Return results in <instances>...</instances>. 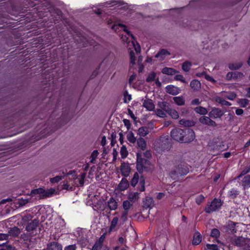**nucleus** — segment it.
I'll list each match as a JSON object with an SVG mask.
<instances>
[{"instance_id": "2", "label": "nucleus", "mask_w": 250, "mask_h": 250, "mask_svg": "<svg viewBox=\"0 0 250 250\" xmlns=\"http://www.w3.org/2000/svg\"><path fill=\"white\" fill-rule=\"evenodd\" d=\"M221 206L222 203L221 200L214 199L212 201L207 205L205 208V211L207 213H211L220 208Z\"/></svg>"}, {"instance_id": "15", "label": "nucleus", "mask_w": 250, "mask_h": 250, "mask_svg": "<svg viewBox=\"0 0 250 250\" xmlns=\"http://www.w3.org/2000/svg\"><path fill=\"white\" fill-rule=\"evenodd\" d=\"M223 114L222 111L219 108H214L211 110L209 113L210 117L212 118H217L220 116H221Z\"/></svg>"}, {"instance_id": "3", "label": "nucleus", "mask_w": 250, "mask_h": 250, "mask_svg": "<svg viewBox=\"0 0 250 250\" xmlns=\"http://www.w3.org/2000/svg\"><path fill=\"white\" fill-rule=\"evenodd\" d=\"M170 134L173 139L182 143L183 135H184V131L180 128H175L171 130Z\"/></svg>"}, {"instance_id": "39", "label": "nucleus", "mask_w": 250, "mask_h": 250, "mask_svg": "<svg viewBox=\"0 0 250 250\" xmlns=\"http://www.w3.org/2000/svg\"><path fill=\"white\" fill-rule=\"evenodd\" d=\"M156 73L154 72H151L148 75L146 79V81L148 83L151 82L152 81H154L156 79Z\"/></svg>"}, {"instance_id": "13", "label": "nucleus", "mask_w": 250, "mask_h": 250, "mask_svg": "<svg viewBox=\"0 0 250 250\" xmlns=\"http://www.w3.org/2000/svg\"><path fill=\"white\" fill-rule=\"evenodd\" d=\"M188 169L187 167L180 166L176 168V170L174 171V174L183 175H186L188 172ZM171 174H173V172H171Z\"/></svg>"}, {"instance_id": "12", "label": "nucleus", "mask_w": 250, "mask_h": 250, "mask_svg": "<svg viewBox=\"0 0 250 250\" xmlns=\"http://www.w3.org/2000/svg\"><path fill=\"white\" fill-rule=\"evenodd\" d=\"M107 206L111 210H114L118 207V202L113 198H110L107 202Z\"/></svg>"}, {"instance_id": "50", "label": "nucleus", "mask_w": 250, "mask_h": 250, "mask_svg": "<svg viewBox=\"0 0 250 250\" xmlns=\"http://www.w3.org/2000/svg\"><path fill=\"white\" fill-rule=\"evenodd\" d=\"M63 178L62 176H56L55 177L52 178L50 179V181L52 183H58Z\"/></svg>"}, {"instance_id": "56", "label": "nucleus", "mask_w": 250, "mask_h": 250, "mask_svg": "<svg viewBox=\"0 0 250 250\" xmlns=\"http://www.w3.org/2000/svg\"><path fill=\"white\" fill-rule=\"evenodd\" d=\"M226 97L229 100H233L236 97V94L234 92H230L228 93Z\"/></svg>"}, {"instance_id": "10", "label": "nucleus", "mask_w": 250, "mask_h": 250, "mask_svg": "<svg viewBox=\"0 0 250 250\" xmlns=\"http://www.w3.org/2000/svg\"><path fill=\"white\" fill-rule=\"evenodd\" d=\"M170 55V53L166 49H162L155 55V57L158 58L159 60L162 61Z\"/></svg>"}, {"instance_id": "43", "label": "nucleus", "mask_w": 250, "mask_h": 250, "mask_svg": "<svg viewBox=\"0 0 250 250\" xmlns=\"http://www.w3.org/2000/svg\"><path fill=\"white\" fill-rule=\"evenodd\" d=\"M132 206V204L128 200L124 201L123 203V207L124 210H127L128 211L129 209Z\"/></svg>"}, {"instance_id": "8", "label": "nucleus", "mask_w": 250, "mask_h": 250, "mask_svg": "<svg viewBox=\"0 0 250 250\" xmlns=\"http://www.w3.org/2000/svg\"><path fill=\"white\" fill-rule=\"evenodd\" d=\"M146 160L142 158V153L141 151H139L137 153V168L138 171H140L143 169V162Z\"/></svg>"}, {"instance_id": "11", "label": "nucleus", "mask_w": 250, "mask_h": 250, "mask_svg": "<svg viewBox=\"0 0 250 250\" xmlns=\"http://www.w3.org/2000/svg\"><path fill=\"white\" fill-rule=\"evenodd\" d=\"M166 89L167 93L173 95L178 94L181 91L179 88L172 85H167Z\"/></svg>"}, {"instance_id": "37", "label": "nucleus", "mask_w": 250, "mask_h": 250, "mask_svg": "<svg viewBox=\"0 0 250 250\" xmlns=\"http://www.w3.org/2000/svg\"><path fill=\"white\" fill-rule=\"evenodd\" d=\"M158 106L159 107V109H162V110H165L167 112L169 108L168 104L165 102H159L158 103Z\"/></svg>"}, {"instance_id": "38", "label": "nucleus", "mask_w": 250, "mask_h": 250, "mask_svg": "<svg viewBox=\"0 0 250 250\" xmlns=\"http://www.w3.org/2000/svg\"><path fill=\"white\" fill-rule=\"evenodd\" d=\"M56 193V189L53 188H50L47 190L44 189V197H50Z\"/></svg>"}, {"instance_id": "17", "label": "nucleus", "mask_w": 250, "mask_h": 250, "mask_svg": "<svg viewBox=\"0 0 250 250\" xmlns=\"http://www.w3.org/2000/svg\"><path fill=\"white\" fill-rule=\"evenodd\" d=\"M149 132L148 127L146 126H142L140 127L137 131V135L140 137H145Z\"/></svg>"}, {"instance_id": "19", "label": "nucleus", "mask_w": 250, "mask_h": 250, "mask_svg": "<svg viewBox=\"0 0 250 250\" xmlns=\"http://www.w3.org/2000/svg\"><path fill=\"white\" fill-rule=\"evenodd\" d=\"M140 193L138 192H131L128 194V199L132 202H135L139 198Z\"/></svg>"}, {"instance_id": "36", "label": "nucleus", "mask_w": 250, "mask_h": 250, "mask_svg": "<svg viewBox=\"0 0 250 250\" xmlns=\"http://www.w3.org/2000/svg\"><path fill=\"white\" fill-rule=\"evenodd\" d=\"M194 111L200 114L206 115L208 113L207 109L202 106H197L194 108Z\"/></svg>"}, {"instance_id": "47", "label": "nucleus", "mask_w": 250, "mask_h": 250, "mask_svg": "<svg viewBox=\"0 0 250 250\" xmlns=\"http://www.w3.org/2000/svg\"><path fill=\"white\" fill-rule=\"evenodd\" d=\"M31 219L32 216L30 214H27L22 217L21 221L22 222V224H24L29 223Z\"/></svg>"}, {"instance_id": "57", "label": "nucleus", "mask_w": 250, "mask_h": 250, "mask_svg": "<svg viewBox=\"0 0 250 250\" xmlns=\"http://www.w3.org/2000/svg\"><path fill=\"white\" fill-rule=\"evenodd\" d=\"M207 248L208 250H218V247L217 245L215 244H207Z\"/></svg>"}, {"instance_id": "48", "label": "nucleus", "mask_w": 250, "mask_h": 250, "mask_svg": "<svg viewBox=\"0 0 250 250\" xmlns=\"http://www.w3.org/2000/svg\"><path fill=\"white\" fill-rule=\"evenodd\" d=\"M29 202V199H23L21 198L18 200V204L19 206H23L26 204H27Z\"/></svg>"}, {"instance_id": "9", "label": "nucleus", "mask_w": 250, "mask_h": 250, "mask_svg": "<svg viewBox=\"0 0 250 250\" xmlns=\"http://www.w3.org/2000/svg\"><path fill=\"white\" fill-rule=\"evenodd\" d=\"M199 122L202 124L208 125L209 126H215L216 125L214 121L211 120L209 117L207 116H202L199 119Z\"/></svg>"}, {"instance_id": "51", "label": "nucleus", "mask_w": 250, "mask_h": 250, "mask_svg": "<svg viewBox=\"0 0 250 250\" xmlns=\"http://www.w3.org/2000/svg\"><path fill=\"white\" fill-rule=\"evenodd\" d=\"M129 55H130L131 63L132 64H134L135 63V61H136L135 53L134 52V51L133 50H131L130 51Z\"/></svg>"}, {"instance_id": "5", "label": "nucleus", "mask_w": 250, "mask_h": 250, "mask_svg": "<svg viewBox=\"0 0 250 250\" xmlns=\"http://www.w3.org/2000/svg\"><path fill=\"white\" fill-rule=\"evenodd\" d=\"M195 138V135L194 131L191 129H188L187 131H184L182 143L191 142L194 140Z\"/></svg>"}, {"instance_id": "59", "label": "nucleus", "mask_w": 250, "mask_h": 250, "mask_svg": "<svg viewBox=\"0 0 250 250\" xmlns=\"http://www.w3.org/2000/svg\"><path fill=\"white\" fill-rule=\"evenodd\" d=\"M62 188L63 189H69V188L70 189H72V187H70V185L69 184H68L67 182H63V185L62 186Z\"/></svg>"}, {"instance_id": "54", "label": "nucleus", "mask_w": 250, "mask_h": 250, "mask_svg": "<svg viewBox=\"0 0 250 250\" xmlns=\"http://www.w3.org/2000/svg\"><path fill=\"white\" fill-rule=\"evenodd\" d=\"M128 213V211L127 210H124L122 213V215L121 217V220L123 222H125L127 220V216Z\"/></svg>"}, {"instance_id": "1", "label": "nucleus", "mask_w": 250, "mask_h": 250, "mask_svg": "<svg viewBox=\"0 0 250 250\" xmlns=\"http://www.w3.org/2000/svg\"><path fill=\"white\" fill-rule=\"evenodd\" d=\"M232 243L238 247H244L245 250H250V239L241 237H234Z\"/></svg>"}, {"instance_id": "55", "label": "nucleus", "mask_w": 250, "mask_h": 250, "mask_svg": "<svg viewBox=\"0 0 250 250\" xmlns=\"http://www.w3.org/2000/svg\"><path fill=\"white\" fill-rule=\"evenodd\" d=\"M131 43L133 45L134 50H135L136 52L137 53H140V51H141L140 46L137 43L135 44V42L134 41H132Z\"/></svg>"}, {"instance_id": "28", "label": "nucleus", "mask_w": 250, "mask_h": 250, "mask_svg": "<svg viewBox=\"0 0 250 250\" xmlns=\"http://www.w3.org/2000/svg\"><path fill=\"white\" fill-rule=\"evenodd\" d=\"M173 100L178 105H183L185 103V99L182 96L174 97Z\"/></svg>"}, {"instance_id": "22", "label": "nucleus", "mask_w": 250, "mask_h": 250, "mask_svg": "<svg viewBox=\"0 0 250 250\" xmlns=\"http://www.w3.org/2000/svg\"><path fill=\"white\" fill-rule=\"evenodd\" d=\"M48 250H62L61 245L57 242H53L48 245Z\"/></svg>"}, {"instance_id": "18", "label": "nucleus", "mask_w": 250, "mask_h": 250, "mask_svg": "<svg viewBox=\"0 0 250 250\" xmlns=\"http://www.w3.org/2000/svg\"><path fill=\"white\" fill-rule=\"evenodd\" d=\"M31 195H39L40 197H44V189L42 188H38L31 190Z\"/></svg>"}, {"instance_id": "21", "label": "nucleus", "mask_w": 250, "mask_h": 250, "mask_svg": "<svg viewBox=\"0 0 250 250\" xmlns=\"http://www.w3.org/2000/svg\"><path fill=\"white\" fill-rule=\"evenodd\" d=\"M20 229L16 227L11 228L8 231V236L10 235L12 237H17L20 233Z\"/></svg>"}, {"instance_id": "44", "label": "nucleus", "mask_w": 250, "mask_h": 250, "mask_svg": "<svg viewBox=\"0 0 250 250\" xmlns=\"http://www.w3.org/2000/svg\"><path fill=\"white\" fill-rule=\"evenodd\" d=\"M139 178V174L137 173H135L131 182V184L132 186L135 187L136 186L138 182Z\"/></svg>"}, {"instance_id": "32", "label": "nucleus", "mask_w": 250, "mask_h": 250, "mask_svg": "<svg viewBox=\"0 0 250 250\" xmlns=\"http://www.w3.org/2000/svg\"><path fill=\"white\" fill-rule=\"evenodd\" d=\"M155 113L158 117L160 118H165L167 117V112L162 110V109L157 108L155 110Z\"/></svg>"}, {"instance_id": "25", "label": "nucleus", "mask_w": 250, "mask_h": 250, "mask_svg": "<svg viewBox=\"0 0 250 250\" xmlns=\"http://www.w3.org/2000/svg\"><path fill=\"white\" fill-rule=\"evenodd\" d=\"M119 218L118 217H114L111 221L109 229V231L110 232L114 230L117 226Z\"/></svg>"}, {"instance_id": "40", "label": "nucleus", "mask_w": 250, "mask_h": 250, "mask_svg": "<svg viewBox=\"0 0 250 250\" xmlns=\"http://www.w3.org/2000/svg\"><path fill=\"white\" fill-rule=\"evenodd\" d=\"M120 154L123 159L126 158L128 155V151L125 146H123L120 150Z\"/></svg>"}, {"instance_id": "14", "label": "nucleus", "mask_w": 250, "mask_h": 250, "mask_svg": "<svg viewBox=\"0 0 250 250\" xmlns=\"http://www.w3.org/2000/svg\"><path fill=\"white\" fill-rule=\"evenodd\" d=\"M129 187V183L127 180L124 178L122 179L120 183L118 186V188L120 191H124L126 189Z\"/></svg>"}, {"instance_id": "33", "label": "nucleus", "mask_w": 250, "mask_h": 250, "mask_svg": "<svg viewBox=\"0 0 250 250\" xmlns=\"http://www.w3.org/2000/svg\"><path fill=\"white\" fill-rule=\"evenodd\" d=\"M167 113L172 118L174 119H177L179 116L178 112L174 109L169 108L167 111Z\"/></svg>"}, {"instance_id": "16", "label": "nucleus", "mask_w": 250, "mask_h": 250, "mask_svg": "<svg viewBox=\"0 0 250 250\" xmlns=\"http://www.w3.org/2000/svg\"><path fill=\"white\" fill-rule=\"evenodd\" d=\"M137 147L142 150H145L146 147V141L142 137L138 138L137 140Z\"/></svg>"}, {"instance_id": "26", "label": "nucleus", "mask_w": 250, "mask_h": 250, "mask_svg": "<svg viewBox=\"0 0 250 250\" xmlns=\"http://www.w3.org/2000/svg\"><path fill=\"white\" fill-rule=\"evenodd\" d=\"M117 27H120L123 29V30L125 32L127 35L130 36L132 39L133 38V36L130 33V32L126 29V27L122 24H118V25H114L112 26V28L113 29L116 30Z\"/></svg>"}, {"instance_id": "31", "label": "nucleus", "mask_w": 250, "mask_h": 250, "mask_svg": "<svg viewBox=\"0 0 250 250\" xmlns=\"http://www.w3.org/2000/svg\"><path fill=\"white\" fill-rule=\"evenodd\" d=\"M202 240V236L201 234L197 232L196 233L193 237V241H192V244L193 245H198L200 243Z\"/></svg>"}, {"instance_id": "4", "label": "nucleus", "mask_w": 250, "mask_h": 250, "mask_svg": "<svg viewBox=\"0 0 250 250\" xmlns=\"http://www.w3.org/2000/svg\"><path fill=\"white\" fill-rule=\"evenodd\" d=\"M38 225L39 221L37 219H34L27 223L25 229L29 235L33 236L35 235L34 231H36Z\"/></svg>"}, {"instance_id": "60", "label": "nucleus", "mask_w": 250, "mask_h": 250, "mask_svg": "<svg viewBox=\"0 0 250 250\" xmlns=\"http://www.w3.org/2000/svg\"><path fill=\"white\" fill-rule=\"evenodd\" d=\"M226 78L228 80H229L232 78H234V72H229L226 76Z\"/></svg>"}, {"instance_id": "30", "label": "nucleus", "mask_w": 250, "mask_h": 250, "mask_svg": "<svg viewBox=\"0 0 250 250\" xmlns=\"http://www.w3.org/2000/svg\"><path fill=\"white\" fill-rule=\"evenodd\" d=\"M242 185L245 188L250 187V175H247L243 178Z\"/></svg>"}, {"instance_id": "52", "label": "nucleus", "mask_w": 250, "mask_h": 250, "mask_svg": "<svg viewBox=\"0 0 250 250\" xmlns=\"http://www.w3.org/2000/svg\"><path fill=\"white\" fill-rule=\"evenodd\" d=\"M202 74L204 75V77L207 80L210 81L212 83H215L216 82V81L212 77L208 75L206 72H202Z\"/></svg>"}, {"instance_id": "24", "label": "nucleus", "mask_w": 250, "mask_h": 250, "mask_svg": "<svg viewBox=\"0 0 250 250\" xmlns=\"http://www.w3.org/2000/svg\"><path fill=\"white\" fill-rule=\"evenodd\" d=\"M179 124L186 127L192 126L195 125V122L191 120L181 119L179 121Z\"/></svg>"}, {"instance_id": "20", "label": "nucleus", "mask_w": 250, "mask_h": 250, "mask_svg": "<svg viewBox=\"0 0 250 250\" xmlns=\"http://www.w3.org/2000/svg\"><path fill=\"white\" fill-rule=\"evenodd\" d=\"M190 85L194 91H198L201 88V83L197 80H192L190 82Z\"/></svg>"}, {"instance_id": "63", "label": "nucleus", "mask_w": 250, "mask_h": 250, "mask_svg": "<svg viewBox=\"0 0 250 250\" xmlns=\"http://www.w3.org/2000/svg\"><path fill=\"white\" fill-rule=\"evenodd\" d=\"M244 75L242 73L239 72H234V78H242Z\"/></svg>"}, {"instance_id": "61", "label": "nucleus", "mask_w": 250, "mask_h": 250, "mask_svg": "<svg viewBox=\"0 0 250 250\" xmlns=\"http://www.w3.org/2000/svg\"><path fill=\"white\" fill-rule=\"evenodd\" d=\"M217 101H219L223 105L229 106L231 104L229 102L223 99H220L219 101H218V100H217Z\"/></svg>"}, {"instance_id": "34", "label": "nucleus", "mask_w": 250, "mask_h": 250, "mask_svg": "<svg viewBox=\"0 0 250 250\" xmlns=\"http://www.w3.org/2000/svg\"><path fill=\"white\" fill-rule=\"evenodd\" d=\"M99 153L97 150H94L91 154L90 156V162L92 164L96 163V160Z\"/></svg>"}, {"instance_id": "41", "label": "nucleus", "mask_w": 250, "mask_h": 250, "mask_svg": "<svg viewBox=\"0 0 250 250\" xmlns=\"http://www.w3.org/2000/svg\"><path fill=\"white\" fill-rule=\"evenodd\" d=\"M191 66V63L189 62H185L183 63L182 69L185 72H188Z\"/></svg>"}, {"instance_id": "64", "label": "nucleus", "mask_w": 250, "mask_h": 250, "mask_svg": "<svg viewBox=\"0 0 250 250\" xmlns=\"http://www.w3.org/2000/svg\"><path fill=\"white\" fill-rule=\"evenodd\" d=\"M143 155L147 159L150 158L151 157V154L149 150H146L145 152H144Z\"/></svg>"}, {"instance_id": "35", "label": "nucleus", "mask_w": 250, "mask_h": 250, "mask_svg": "<svg viewBox=\"0 0 250 250\" xmlns=\"http://www.w3.org/2000/svg\"><path fill=\"white\" fill-rule=\"evenodd\" d=\"M127 140L131 143L134 144L137 140H136L133 133L131 131L127 133L126 135Z\"/></svg>"}, {"instance_id": "53", "label": "nucleus", "mask_w": 250, "mask_h": 250, "mask_svg": "<svg viewBox=\"0 0 250 250\" xmlns=\"http://www.w3.org/2000/svg\"><path fill=\"white\" fill-rule=\"evenodd\" d=\"M174 79L177 81H180L183 83H187V82L185 80L184 77L182 75H176Z\"/></svg>"}, {"instance_id": "23", "label": "nucleus", "mask_w": 250, "mask_h": 250, "mask_svg": "<svg viewBox=\"0 0 250 250\" xmlns=\"http://www.w3.org/2000/svg\"><path fill=\"white\" fill-rule=\"evenodd\" d=\"M162 73L168 75H173L177 73V71L172 68L166 67L162 70Z\"/></svg>"}, {"instance_id": "42", "label": "nucleus", "mask_w": 250, "mask_h": 250, "mask_svg": "<svg viewBox=\"0 0 250 250\" xmlns=\"http://www.w3.org/2000/svg\"><path fill=\"white\" fill-rule=\"evenodd\" d=\"M124 102L125 103H128L131 100V95L129 94L127 91L125 90L124 92Z\"/></svg>"}, {"instance_id": "27", "label": "nucleus", "mask_w": 250, "mask_h": 250, "mask_svg": "<svg viewBox=\"0 0 250 250\" xmlns=\"http://www.w3.org/2000/svg\"><path fill=\"white\" fill-rule=\"evenodd\" d=\"M86 173L85 172L82 173L78 177L76 176V179H78V181L79 184L77 185V186H83L84 183V179L86 177Z\"/></svg>"}, {"instance_id": "6", "label": "nucleus", "mask_w": 250, "mask_h": 250, "mask_svg": "<svg viewBox=\"0 0 250 250\" xmlns=\"http://www.w3.org/2000/svg\"><path fill=\"white\" fill-rule=\"evenodd\" d=\"M142 106L148 111H153L155 109V104L152 100L146 99L142 100Z\"/></svg>"}, {"instance_id": "7", "label": "nucleus", "mask_w": 250, "mask_h": 250, "mask_svg": "<svg viewBox=\"0 0 250 250\" xmlns=\"http://www.w3.org/2000/svg\"><path fill=\"white\" fill-rule=\"evenodd\" d=\"M120 170L123 176L127 177L129 175L131 168L128 163L123 162L120 166Z\"/></svg>"}, {"instance_id": "45", "label": "nucleus", "mask_w": 250, "mask_h": 250, "mask_svg": "<svg viewBox=\"0 0 250 250\" xmlns=\"http://www.w3.org/2000/svg\"><path fill=\"white\" fill-rule=\"evenodd\" d=\"M238 104L242 107H246L249 104V101L246 99H239Z\"/></svg>"}, {"instance_id": "29", "label": "nucleus", "mask_w": 250, "mask_h": 250, "mask_svg": "<svg viewBox=\"0 0 250 250\" xmlns=\"http://www.w3.org/2000/svg\"><path fill=\"white\" fill-rule=\"evenodd\" d=\"M242 65L243 63L241 62H236L229 63L228 66L230 70H237L241 68Z\"/></svg>"}, {"instance_id": "62", "label": "nucleus", "mask_w": 250, "mask_h": 250, "mask_svg": "<svg viewBox=\"0 0 250 250\" xmlns=\"http://www.w3.org/2000/svg\"><path fill=\"white\" fill-rule=\"evenodd\" d=\"M76 248L75 245H69L65 248L64 250H76Z\"/></svg>"}, {"instance_id": "49", "label": "nucleus", "mask_w": 250, "mask_h": 250, "mask_svg": "<svg viewBox=\"0 0 250 250\" xmlns=\"http://www.w3.org/2000/svg\"><path fill=\"white\" fill-rule=\"evenodd\" d=\"M211 236L214 238H218L220 236V231L217 229H214L211 230Z\"/></svg>"}, {"instance_id": "46", "label": "nucleus", "mask_w": 250, "mask_h": 250, "mask_svg": "<svg viewBox=\"0 0 250 250\" xmlns=\"http://www.w3.org/2000/svg\"><path fill=\"white\" fill-rule=\"evenodd\" d=\"M228 226L231 233H233L236 232V230L235 229V224L234 222L231 221L229 222Z\"/></svg>"}, {"instance_id": "58", "label": "nucleus", "mask_w": 250, "mask_h": 250, "mask_svg": "<svg viewBox=\"0 0 250 250\" xmlns=\"http://www.w3.org/2000/svg\"><path fill=\"white\" fill-rule=\"evenodd\" d=\"M204 197L202 195H200L196 198V203L199 205L204 200Z\"/></svg>"}]
</instances>
